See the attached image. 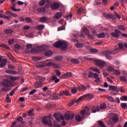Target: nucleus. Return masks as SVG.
Masks as SVG:
<instances>
[{
	"instance_id": "f257e3e1",
	"label": "nucleus",
	"mask_w": 127,
	"mask_h": 127,
	"mask_svg": "<svg viewBox=\"0 0 127 127\" xmlns=\"http://www.w3.org/2000/svg\"><path fill=\"white\" fill-rule=\"evenodd\" d=\"M56 48H61L63 50H65L68 48V44L66 42L62 41H58L55 42L53 44Z\"/></svg>"
},
{
	"instance_id": "f03ea898",
	"label": "nucleus",
	"mask_w": 127,
	"mask_h": 127,
	"mask_svg": "<svg viewBox=\"0 0 127 127\" xmlns=\"http://www.w3.org/2000/svg\"><path fill=\"white\" fill-rule=\"evenodd\" d=\"M51 118H52V115H50L48 116H45L43 118L42 122L44 125L45 126H49V127H53V124H52V122H51Z\"/></svg>"
},
{
	"instance_id": "7ed1b4c3",
	"label": "nucleus",
	"mask_w": 127,
	"mask_h": 127,
	"mask_svg": "<svg viewBox=\"0 0 127 127\" xmlns=\"http://www.w3.org/2000/svg\"><path fill=\"white\" fill-rule=\"evenodd\" d=\"M2 85L4 86V87L2 88V91L3 92L6 91V88H9V87H12L13 86L12 82L8 79H4L3 82H2Z\"/></svg>"
},
{
	"instance_id": "20e7f679",
	"label": "nucleus",
	"mask_w": 127,
	"mask_h": 127,
	"mask_svg": "<svg viewBox=\"0 0 127 127\" xmlns=\"http://www.w3.org/2000/svg\"><path fill=\"white\" fill-rule=\"evenodd\" d=\"M54 118H55V119H56V121H57V122H61V120H62V121H63L62 122V126H63V127L66 126V121H64V116H63V115H61L60 113L54 114Z\"/></svg>"
},
{
	"instance_id": "39448f33",
	"label": "nucleus",
	"mask_w": 127,
	"mask_h": 127,
	"mask_svg": "<svg viewBox=\"0 0 127 127\" xmlns=\"http://www.w3.org/2000/svg\"><path fill=\"white\" fill-rule=\"evenodd\" d=\"M86 98V99H88V100H92L93 98H94V95L92 94L88 93L84 95H83L79 98H78L77 100H76V102L78 103L80 102V101H82V100H84Z\"/></svg>"
},
{
	"instance_id": "423d86ee",
	"label": "nucleus",
	"mask_w": 127,
	"mask_h": 127,
	"mask_svg": "<svg viewBox=\"0 0 127 127\" xmlns=\"http://www.w3.org/2000/svg\"><path fill=\"white\" fill-rule=\"evenodd\" d=\"M103 53V55H105L107 59H109V60H111V59H112V56H110L111 55H112V51L107 50L104 51Z\"/></svg>"
},
{
	"instance_id": "0eeeda50",
	"label": "nucleus",
	"mask_w": 127,
	"mask_h": 127,
	"mask_svg": "<svg viewBox=\"0 0 127 127\" xmlns=\"http://www.w3.org/2000/svg\"><path fill=\"white\" fill-rule=\"evenodd\" d=\"M94 64H96L97 66H106V63L103 61L100 60H94Z\"/></svg>"
},
{
	"instance_id": "6e6552de",
	"label": "nucleus",
	"mask_w": 127,
	"mask_h": 127,
	"mask_svg": "<svg viewBox=\"0 0 127 127\" xmlns=\"http://www.w3.org/2000/svg\"><path fill=\"white\" fill-rule=\"evenodd\" d=\"M120 34H122V31L118 29H115V32H112L111 33V35L115 38L120 37Z\"/></svg>"
},
{
	"instance_id": "1a4fd4ad",
	"label": "nucleus",
	"mask_w": 127,
	"mask_h": 127,
	"mask_svg": "<svg viewBox=\"0 0 127 127\" xmlns=\"http://www.w3.org/2000/svg\"><path fill=\"white\" fill-rule=\"evenodd\" d=\"M112 121L114 123H118L119 122V116L117 114H115L113 117H111V119L109 120V125H112Z\"/></svg>"
},
{
	"instance_id": "9d476101",
	"label": "nucleus",
	"mask_w": 127,
	"mask_h": 127,
	"mask_svg": "<svg viewBox=\"0 0 127 127\" xmlns=\"http://www.w3.org/2000/svg\"><path fill=\"white\" fill-rule=\"evenodd\" d=\"M46 66H53L54 68H59L60 65L59 64H55L54 62H50L46 64Z\"/></svg>"
},
{
	"instance_id": "9b49d317",
	"label": "nucleus",
	"mask_w": 127,
	"mask_h": 127,
	"mask_svg": "<svg viewBox=\"0 0 127 127\" xmlns=\"http://www.w3.org/2000/svg\"><path fill=\"white\" fill-rule=\"evenodd\" d=\"M65 120L66 121H69V120H73L74 119V117H75V115L74 114H65L64 116Z\"/></svg>"
},
{
	"instance_id": "f8f14e48",
	"label": "nucleus",
	"mask_w": 127,
	"mask_h": 127,
	"mask_svg": "<svg viewBox=\"0 0 127 127\" xmlns=\"http://www.w3.org/2000/svg\"><path fill=\"white\" fill-rule=\"evenodd\" d=\"M60 7V4L58 3L54 2L51 5V8L53 10H54L55 9H58Z\"/></svg>"
},
{
	"instance_id": "ddd939ff",
	"label": "nucleus",
	"mask_w": 127,
	"mask_h": 127,
	"mask_svg": "<svg viewBox=\"0 0 127 127\" xmlns=\"http://www.w3.org/2000/svg\"><path fill=\"white\" fill-rule=\"evenodd\" d=\"M34 50L36 52H37V53H39V52L44 51V50H45V48L42 46L37 47L35 48Z\"/></svg>"
},
{
	"instance_id": "4468645a",
	"label": "nucleus",
	"mask_w": 127,
	"mask_h": 127,
	"mask_svg": "<svg viewBox=\"0 0 127 127\" xmlns=\"http://www.w3.org/2000/svg\"><path fill=\"white\" fill-rule=\"evenodd\" d=\"M62 96V92H61L60 94L58 93H54L53 94V98L55 100H59L60 99V97Z\"/></svg>"
},
{
	"instance_id": "2eb2a0df",
	"label": "nucleus",
	"mask_w": 127,
	"mask_h": 127,
	"mask_svg": "<svg viewBox=\"0 0 127 127\" xmlns=\"http://www.w3.org/2000/svg\"><path fill=\"white\" fill-rule=\"evenodd\" d=\"M92 113H97V112H99L100 106H99V105L93 106L92 108Z\"/></svg>"
},
{
	"instance_id": "dca6fc26",
	"label": "nucleus",
	"mask_w": 127,
	"mask_h": 127,
	"mask_svg": "<svg viewBox=\"0 0 127 127\" xmlns=\"http://www.w3.org/2000/svg\"><path fill=\"white\" fill-rule=\"evenodd\" d=\"M103 15L104 17H105V18H111L112 19H114V15L113 14L104 13H103Z\"/></svg>"
},
{
	"instance_id": "f3484780",
	"label": "nucleus",
	"mask_w": 127,
	"mask_h": 127,
	"mask_svg": "<svg viewBox=\"0 0 127 127\" xmlns=\"http://www.w3.org/2000/svg\"><path fill=\"white\" fill-rule=\"evenodd\" d=\"M43 86V83L40 81H37L34 84L35 88H41V86Z\"/></svg>"
},
{
	"instance_id": "a211bd4d",
	"label": "nucleus",
	"mask_w": 127,
	"mask_h": 127,
	"mask_svg": "<svg viewBox=\"0 0 127 127\" xmlns=\"http://www.w3.org/2000/svg\"><path fill=\"white\" fill-rule=\"evenodd\" d=\"M44 55H45V56H52V55H53V52L51 51L50 50H48V51H46L44 53Z\"/></svg>"
},
{
	"instance_id": "6ab92c4d",
	"label": "nucleus",
	"mask_w": 127,
	"mask_h": 127,
	"mask_svg": "<svg viewBox=\"0 0 127 127\" xmlns=\"http://www.w3.org/2000/svg\"><path fill=\"white\" fill-rule=\"evenodd\" d=\"M37 66L38 67V68H44V67L46 66V65H45V62H41L38 63Z\"/></svg>"
},
{
	"instance_id": "aec40b11",
	"label": "nucleus",
	"mask_w": 127,
	"mask_h": 127,
	"mask_svg": "<svg viewBox=\"0 0 127 127\" xmlns=\"http://www.w3.org/2000/svg\"><path fill=\"white\" fill-rule=\"evenodd\" d=\"M109 90H112V91H115V92H119L118 90V87L115 86L114 85H109Z\"/></svg>"
},
{
	"instance_id": "412c9836",
	"label": "nucleus",
	"mask_w": 127,
	"mask_h": 127,
	"mask_svg": "<svg viewBox=\"0 0 127 127\" xmlns=\"http://www.w3.org/2000/svg\"><path fill=\"white\" fill-rule=\"evenodd\" d=\"M6 73H7V74H11L12 75H16V74H17V72L16 70H11L9 69L6 70Z\"/></svg>"
},
{
	"instance_id": "4be33fe9",
	"label": "nucleus",
	"mask_w": 127,
	"mask_h": 127,
	"mask_svg": "<svg viewBox=\"0 0 127 127\" xmlns=\"http://www.w3.org/2000/svg\"><path fill=\"white\" fill-rule=\"evenodd\" d=\"M0 47H2V48H4L5 49H7V50H9V49H10V48L9 47V46H7L5 44H0Z\"/></svg>"
},
{
	"instance_id": "5701e85b",
	"label": "nucleus",
	"mask_w": 127,
	"mask_h": 127,
	"mask_svg": "<svg viewBox=\"0 0 127 127\" xmlns=\"http://www.w3.org/2000/svg\"><path fill=\"white\" fill-rule=\"evenodd\" d=\"M0 18H4V19H7L8 20H9V19H10V16H6L3 14H0Z\"/></svg>"
},
{
	"instance_id": "b1692460",
	"label": "nucleus",
	"mask_w": 127,
	"mask_h": 127,
	"mask_svg": "<svg viewBox=\"0 0 127 127\" xmlns=\"http://www.w3.org/2000/svg\"><path fill=\"white\" fill-rule=\"evenodd\" d=\"M6 59H3L0 63V66L3 67L5 65V64H6Z\"/></svg>"
},
{
	"instance_id": "393cba45",
	"label": "nucleus",
	"mask_w": 127,
	"mask_h": 127,
	"mask_svg": "<svg viewBox=\"0 0 127 127\" xmlns=\"http://www.w3.org/2000/svg\"><path fill=\"white\" fill-rule=\"evenodd\" d=\"M97 36L99 37V38H105L106 34H105V33L102 32L99 33V34H97Z\"/></svg>"
},
{
	"instance_id": "a878e982",
	"label": "nucleus",
	"mask_w": 127,
	"mask_h": 127,
	"mask_svg": "<svg viewBox=\"0 0 127 127\" xmlns=\"http://www.w3.org/2000/svg\"><path fill=\"white\" fill-rule=\"evenodd\" d=\"M40 20L41 22H46L48 20V18L43 16L40 18Z\"/></svg>"
},
{
	"instance_id": "bb28decb",
	"label": "nucleus",
	"mask_w": 127,
	"mask_h": 127,
	"mask_svg": "<svg viewBox=\"0 0 127 127\" xmlns=\"http://www.w3.org/2000/svg\"><path fill=\"white\" fill-rule=\"evenodd\" d=\"M76 44V46L77 48H83L84 47V44L77 43Z\"/></svg>"
},
{
	"instance_id": "cd10ccee",
	"label": "nucleus",
	"mask_w": 127,
	"mask_h": 127,
	"mask_svg": "<svg viewBox=\"0 0 127 127\" xmlns=\"http://www.w3.org/2000/svg\"><path fill=\"white\" fill-rule=\"evenodd\" d=\"M62 16V13L61 12H57L55 14V17L57 19H59Z\"/></svg>"
},
{
	"instance_id": "c85d7f7f",
	"label": "nucleus",
	"mask_w": 127,
	"mask_h": 127,
	"mask_svg": "<svg viewBox=\"0 0 127 127\" xmlns=\"http://www.w3.org/2000/svg\"><path fill=\"white\" fill-rule=\"evenodd\" d=\"M83 31L84 32V33H85V35H87L89 34V30H88V29L87 28V27L86 26L83 27Z\"/></svg>"
},
{
	"instance_id": "c756f323",
	"label": "nucleus",
	"mask_w": 127,
	"mask_h": 127,
	"mask_svg": "<svg viewBox=\"0 0 127 127\" xmlns=\"http://www.w3.org/2000/svg\"><path fill=\"white\" fill-rule=\"evenodd\" d=\"M42 58L39 57H34L33 58V60L35 62H38V61H40L41 60Z\"/></svg>"
},
{
	"instance_id": "7c9ffc66",
	"label": "nucleus",
	"mask_w": 127,
	"mask_h": 127,
	"mask_svg": "<svg viewBox=\"0 0 127 127\" xmlns=\"http://www.w3.org/2000/svg\"><path fill=\"white\" fill-rule=\"evenodd\" d=\"M55 60H57V61H62L63 59V57L61 56H58L56 57H55Z\"/></svg>"
},
{
	"instance_id": "2f4dec72",
	"label": "nucleus",
	"mask_w": 127,
	"mask_h": 127,
	"mask_svg": "<svg viewBox=\"0 0 127 127\" xmlns=\"http://www.w3.org/2000/svg\"><path fill=\"white\" fill-rule=\"evenodd\" d=\"M37 11L39 12H44L45 11V7H40L37 9Z\"/></svg>"
},
{
	"instance_id": "473e14b6",
	"label": "nucleus",
	"mask_w": 127,
	"mask_h": 127,
	"mask_svg": "<svg viewBox=\"0 0 127 127\" xmlns=\"http://www.w3.org/2000/svg\"><path fill=\"white\" fill-rule=\"evenodd\" d=\"M90 52H91L92 53H95V54L98 53V52H99V50L95 48H91L90 49Z\"/></svg>"
},
{
	"instance_id": "72a5a7b5",
	"label": "nucleus",
	"mask_w": 127,
	"mask_h": 127,
	"mask_svg": "<svg viewBox=\"0 0 127 127\" xmlns=\"http://www.w3.org/2000/svg\"><path fill=\"white\" fill-rule=\"evenodd\" d=\"M120 50V49L118 48L115 49L114 51H111V54L112 55H115L118 53V51Z\"/></svg>"
},
{
	"instance_id": "f704fd0d",
	"label": "nucleus",
	"mask_w": 127,
	"mask_h": 127,
	"mask_svg": "<svg viewBox=\"0 0 127 127\" xmlns=\"http://www.w3.org/2000/svg\"><path fill=\"white\" fill-rule=\"evenodd\" d=\"M4 32L5 33H8L9 34H10V33H12L13 32V30L12 29H6L4 30Z\"/></svg>"
},
{
	"instance_id": "c9c22d12",
	"label": "nucleus",
	"mask_w": 127,
	"mask_h": 127,
	"mask_svg": "<svg viewBox=\"0 0 127 127\" xmlns=\"http://www.w3.org/2000/svg\"><path fill=\"white\" fill-rule=\"evenodd\" d=\"M38 79L39 80V81L41 82V83H42V82H44V81H45L46 78L42 76H38Z\"/></svg>"
},
{
	"instance_id": "e433bc0d",
	"label": "nucleus",
	"mask_w": 127,
	"mask_h": 127,
	"mask_svg": "<svg viewBox=\"0 0 127 127\" xmlns=\"http://www.w3.org/2000/svg\"><path fill=\"white\" fill-rule=\"evenodd\" d=\"M37 29L40 31L43 30V29H44V25H38L37 26Z\"/></svg>"
},
{
	"instance_id": "4c0bfd02",
	"label": "nucleus",
	"mask_w": 127,
	"mask_h": 127,
	"mask_svg": "<svg viewBox=\"0 0 127 127\" xmlns=\"http://www.w3.org/2000/svg\"><path fill=\"white\" fill-rule=\"evenodd\" d=\"M99 108L100 110H104L107 108V104H106V103H103L100 105Z\"/></svg>"
},
{
	"instance_id": "58836bf2",
	"label": "nucleus",
	"mask_w": 127,
	"mask_h": 127,
	"mask_svg": "<svg viewBox=\"0 0 127 127\" xmlns=\"http://www.w3.org/2000/svg\"><path fill=\"white\" fill-rule=\"evenodd\" d=\"M121 107L122 108V109H124V110H127V103H121Z\"/></svg>"
},
{
	"instance_id": "ea45409f",
	"label": "nucleus",
	"mask_w": 127,
	"mask_h": 127,
	"mask_svg": "<svg viewBox=\"0 0 127 127\" xmlns=\"http://www.w3.org/2000/svg\"><path fill=\"white\" fill-rule=\"evenodd\" d=\"M107 99L109 100V101H111L113 103H116V100L114 99L112 96H108Z\"/></svg>"
},
{
	"instance_id": "a19ab883",
	"label": "nucleus",
	"mask_w": 127,
	"mask_h": 127,
	"mask_svg": "<svg viewBox=\"0 0 127 127\" xmlns=\"http://www.w3.org/2000/svg\"><path fill=\"white\" fill-rule=\"evenodd\" d=\"M98 125L100 126L101 127H107V126H105V124H104V122L103 121H98Z\"/></svg>"
},
{
	"instance_id": "79ce46f5",
	"label": "nucleus",
	"mask_w": 127,
	"mask_h": 127,
	"mask_svg": "<svg viewBox=\"0 0 127 127\" xmlns=\"http://www.w3.org/2000/svg\"><path fill=\"white\" fill-rule=\"evenodd\" d=\"M71 61L72 63H74V64H79L80 63L79 60L77 59H71Z\"/></svg>"
},
{
	"instance_id": "37998d69",
	"label": "nucleus",
	"mask_w": 127,
	"mask_h": 127,
	"mask_svg": "<svg viewBox=\"0 0 127 127\" xmlns=\"http://www.w3.org/2000/svg\"><path fill=\"white\" fill-rule=\"evenodd\" d=\"M118 28H119V29H120V30H123V31L126 30V27H125V26L122 25H119L118 26Z\"/></svg>"
},
{
	"instance_id": "c03bdc74",
	"label": "nucleus",
	"mask_w": 127,
	"mask_h": 127,
	"mask_svg": "<svg viewBox=\"0 0 127 127\" xmlns=\"http://www.w3.org/2000/svg\"><path fill=\"white\" fill-rule=\"evenodd\" d=\"M18 79H19V77H15V76L10 77V80H11V81H16V80H18Z\"/></svg>"
},
{
	"instance_id": "a18cd8bd",
	"label": "nucleus",
	"mask_w": 127,
	"mask_h": 127,
	"mask_svg": "<svg viewBox=\"0 0 127 127\" xmlns=\"http://www.w3.org/2000/svg\"><path fill=\"white\" fill-rule=\"evenodd\" d=\"M83 12H84V8H79L77 10V14H81V13H83Z\"/></svg>"
},
{
	"instance_id": "49530a36",
	"label": "nucleus",
	"mask_w": 127,
	"mask_h": 127,
	"mask_svg": "<svg viewBox=\"0 0 127 127\" xmlns=\"http://www.w3.org/2000/svg\"><path fill=\"white\" fill-rule=\"evenodd\" d=\"M75 120L77 122H80V121H81V120H82V118L81 117V116L80 115H77L75 116Z\"/></svg>"
},
{
	"instance_id": "de8ad7c7",
	"label": "nucleus",
	"mask_w": 127,
	"mask_h": 127,
	"mask_svg": "<svg viewBox=\"0 0 127 127\" xmlns=\"http://www.w3.org/2000/svg\"><path fill=\"white\" fill-rule=\"evenodd\" d=\"M33 109L30 110L28 112V115L29 117H32L33 116Z\"/></svg>"
},
{
	"instance_id": "09e8293b",
	"label": "nucleus",
	"mask_w": 127,
	"mask_h": 127,
	"mask_svg": "<svg viewBox=\"0 0 127 127\" xmlns=\"http://www.w3.org/2000/svg\"><path fill=\"white\" fill-rule=\"evenodd\" d=\"M120 80H121V81H123V82H127V78H126L125 76H120Z\"/></svg>"
},
{
	"instance_id": "8fccbe9b",
	"label": "nucleus",
	"mask_w": 127,
	"mask_h": 127,
	"mask_svg": "<svg viewBox=\"0 0 127 127\" xmlns=\"http://www.w3.org/2000/svg\"><path fill=\"white\" fill-rule=\"evenodd\" d=\"M25 21H26V22L30 23L32 22V19L30 17H27L25 18Z\"/></svg>"
},
{
	"instance_id": "3c124183",
	"label": "nucleus",
	"mask_w": 127,
	"mask_h": 127,
	"mask_svg": "<svg viewBox=\"0 0 127 127\" xmlns=\"http://www.w3.org/2000/svg\"><path fill=\"white\" fill-rule=\"evenodd\" d=\"M114 73L116 76H119V75H121V71H120L119 70H114Z\"/></svg>"
},
{
	"instance_id": "603ef678",
	"label": "nucleus",
	"mask_w": 127,
	"mask_h": 127,
	"mask_svg": "<svg viewBox=\"0 0 127 127\" xmlns=\"http://www.w3.org/2000/svg\"><path fill=\"white\" fill-rule=\"evenodd\" d=\"M54 127H61V125H59L57 122L55 121L54 123Z\"/></svg>"
},
{
	"instance_id": "864d4df0",
	"label": "nucleus",
	"mask_w": 127,
	"mask_h": 127,
	"mask_svg": "<svg viewBox=\"0 0 127 127\" xmlns=\"http://www.w3.org/2000/svg\"><path fill=\"white\" fill-rule=\"evenodd\" d=\"M107 70L109 72H112V71H114V67H113L112 66H109L108 67H107Z\"/></svg>"
},
{
	"instance_id": "5fc2aeb1",
	"label": "nucleus",
	"mask_w": 127,
	"mask_h": 127,
	"mask_svg": "<svg viewBox=\"0 0 127 127\" xmlns=\"http://www.w3.org/2000/svg\"><path fill=\"white\" fill-rule=\"evenodd\" d=\"M66 19H71L72 18V13H69L66 16Z\"/></svg>"
},
{
	"instance_id": "6e6d98bb",
	"label": "nucleus",
	"mask_w": 127,
	"mask_h": 127,
	"mask_svg": "<svg viewBox=\"0 0 127 127\" xmlns=\"http://www.w3.org/2000/svg\"><path fill=\"white\" fill-rule=\"evenodd\" d=\"M69 91H64L62 93V96L64 95L65 96H69Z\"/></svg>"
},
{
	"instance_id": "4d7b16f0",
	"label": "nucleus",
	"mask_w": 127,
	"mask_h": 127,
	"mask_svg": "<svg viewBox=\"0 0 127 127\" xmlns=\"http://www.w3.org/2000/svg\"><path fill=\"white\" fill-rule=\"evenodd\" d=\"M16 121L17 122H19V123H21L22 122V121H23V118H22V117H19L16 119Z\"/></svg>"
},
{
	"instance_id": "13d9d810",
	"label": "nucleus",
	"mask_w": 127,
	"mask_h": 127,
	"mask_svg": "<svg viewBox=\"0 0 127 127\" xmlns=\"http://www.w3.org/2000/svg\"><path fill=\"white\" fill-rule=\"evenodd\" d=\"M71 93L72 94H76L77 93V88L74 87L71 89Z\"/></svg>"
},
{
	"instance_id": "bf43d9fd",
	"label": "nucleus",
	"mask_w": 127,
	"mask_h": 127,
	"mask_svg": "<svg viewBox=\"0 0 127 127\" xmlns=\"http://www.w3.org/2000/svg\"><path fill=\"white\" fill-rule=\"evenodd\" d=\"M16 5V3H13L12 5V6H11V9L13 10V11H14L15 10V5Z\"/></svg>"
},
{
	"instance_id": "052dcab7",
	"label": "nucleus",
	"mask_w": 127,
	"mask_h": 127,
	"mask_svg": "<svg viewBox=\"0 0 127 127\" xmlns=\"http://www.w3.org/2000/svg\"><path fill=\"white\" fill-rule=\"evenodd\" d=\"M121 101H127V96H124L120 98Z\"/></svg>"
},
{
	"instance_id": "680f3d73",
	"label": "nucleus",
	"mask_w": 127,
	"mask_h": 127,
	"mask_svg": "<svg viewBox=\"0 0 127 127\" xmlns=\"http://www.w3.org/2000/svg\"><path fill=\"white\" fill-rule=\"evenodd\" d=\"M45 2H46V0H42L40 3L39 4L40 5H44V4H45Z\"/></svg>"
},
{
	"instance_id": "e2e57ef3",
	"label": "nucleus",
	"mask_w": 127,
	"mask_h": 127,
	"mask_svg": "<svg viewBox=\"0 0 127 127\" xmlns=\"http://www.w3.org/2000/svg\"><path fill=\"white\" fill-rule=\"evenodd\" d=\"M14 47L15 49H17L18 50L20 49V45L18 44H16L14 45Z\"/></svg>"
},
{
	"instance_id": "0e129e2a",
	"label": "nucleus",
	"mask_w": 127,
	"mask_h": 127,
	"mask_svg": "<svg viewBox=\"0 0 127 127\" xmlns=\"http://www.w3.org/2000/svg\"><path fill=\"white\" fill-rule=\"evenodd\" d=\"M8 42L9 45H12L14 43V40L13 39H10Z\"/></svg>"
},
{
	"instance_id": "69168bd1",
	"label": "nucleus",
	"mask_w": 127,
	"mask_h": 127,
	"mask_svg": "<svg viewBox=\"0 0 127 127\" xmlns=\"http://www.w3.org/2000/svg\"><path fill=\"white\" fill-rule=\"evenodd\" d=\"M64 75H65V76H67V77H72V73H71V72H66V73H65L64 74Z\"/></svg>"
},
{
	"instance_id": "338daca9",
	"label": "nucleus",
	"mask_w": 127,
	"mask_h": 127,
	"mask_svg": "<svg viewBox=\"0 0 127 127\" xmlns=\"http://www.w3.org/2000/svg\"><path fill=\"white\" fill-rule=\"evenodd\" d=\"M80 114L82 116V118H84V116H85L86 114V110H82V111H81Z\"/></svg>"
},
{
	"instance_id": "774afa93",
	"label": "nucleus",
	"mask_w": 127,
	"mask_h": 127,
	"mask_svg": "<svg viewBox=\"0 0 127 127\" xmlns=\"http://www.w3.org/2000/svg\"><path fill=\"white\" fill-rule=\"evenodd\" d=\"M23 28L24 29V30H28L30 28V26L28 25H25L23 27Z\"/></svg>"
}]
</instances>
